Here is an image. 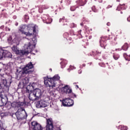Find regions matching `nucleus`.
I'll list each match as a JSON object with an SVG mask.
<instances>
[{"label": "nucleus", "instance_id": "0e129e2a", "mask_svg": "<svg viewBox=\"0 0 130 130\" xmlns=\"http://www.w3.org/2000/svg\"><path fill=\"white\" fill-rule=\"evenodd\" d=\"M117 38H115L114 39V40L115 41H116V40H117Z\"/></svg>", "mask_w": 130, "mask_h": 130}, {"label": "nucleus", "instance_id": "338daca9", "mask_svg": "<svg viewBox=\"0 0 130 130\" xmlns=\"http://www.w3.org/2000/svg\"><path fill=\"white\" fill-rule=\"evenodd\" d=\"M82 66L83 67H86V64H83Z\"/></svg>", "mask_w": 130, "mask_h": 130}, {"label": "nucleus", "instance_id": "37998d69", "mask_svg": "<svg viewBox=\"0 0 130 130\" xmlns=\"http://www.w3.org/2000/svg\"><path fill=\"white\" fill-rule=\"evenodd\" d=\"M120 130H127V126H121L120 128Z\"/></svg>", "mask_w": 130, "mask_h": 130}, {"label": "nucleus", "instance_id": "a878e982", "mask_svg": "<svg viewBox=\"0 0 130 130\" xmlns=\"http://www.w3.org/2000/svg\"><path fill=\"white\" fill-rule=\"evenodd\" d=\"M126 7L124 4L119 5L117 7L116 11H120V10H126Z\"/></svg>", "mask_w": 130, "mask_h": 130}, {"label": "nucleus", "instance_id": "4468645a", "mask_svg": "<svg viewBox=\"0 0 130 130\" xmlns=\"http://www.w3.org/2000/svg\"><path fill=\"white\" fill-rule=\"evenodd\" d=\"M81 32H82V30H80L77 32L75 33L74 32V30L70 31V34L73 36V38H75V39H77V38H82L83 36H82V35L81 34Z\"/></svg>", "mask_w": 130, "mask_h": 130}, {"label": "nucleus", "instance_id": "20e7f679", "mask_svg": "<svg viewBox=\"0 0 130 130\" xmlns=\"http://www.w3.org/2000/svg\"><path fill=\"white\" fill-rule=\"evenodd\" d=\"M34 64H35L32 63V62H29L22 71H19V70H17L16 73V75H17L19 78H23V77H26V75L32 74L33 71L30 70L34 68Z\"/></svg>", "mask_w": 130, "mask_h": 130}, {"label": "nucleus", "instance_id": "6e6d98bb", "mask_svg": "<svg viewBox=\"0 0 130 130\" xmlns=\"http://www.w3.org/2000/svg\"><path fill=\"white\" fill-rule=\"evenodd\" d=\"M127 20L128 21V22H130V17L127 18Z\"/></svg>", "mask_w": 130, "mask_h": 130}, {"label": "nucleus", "instance_id": "e433bc0d", "mask_svg": "<svg viewBox=\"0 0 130 130\" xmlns=\"http://www.w3.org/2000/svg\"><path fill=\"white\" fill-rule=\"evenodd\" d=\"M77 8H78V7H76V6H72L70 8V10L72 12H74V11H76V9H77Z\"/></svg>", "mask_w": 130, "mask_h": 130}, {"label": "nucleus", "instance_id": "6ab92c4d", "mask_svg": "<svg viewBox=\"0 0 130 130\" xmlns=\"http://www.w3.org/2000/svg\"><path fill=\"white\" fill-rule=\"evenodd\" d=\"M63 90L66 94H71V93H72L73 92V90H72L71 88H70L69 85H66L63 87Z\"/></svg>", "mask_w": 130, "mask_h": 130}, {"label": "nucleus", "instance_id": "bb28decb", "mask_svg": "<svg viewBox=\"0 0 130 130\" xmlns=\"http://www.w3.org/2000/svg\"><path fill=\"white\" fill-rule=\"evenodd\" d=\"M121 49L124 51H126L128 49V44L125 43L121 47Z\"/></svg>", "mask_w": 130, "mask_h": 130}, {"label": "nucleus", "instance_id": "f704fd0d", "mask_svg": "<svg viewBox=\"0 0 130 130\" xmlns=\"http://www.w3.org/2000/svg\"><path fill=\"white\" fill-rule=\"evenodd\" d=\"M24 19L25 22H28V20H29V16H28L27 14H25L24 16Z\"/></svg>", "mask_w": 130, "mask_h": 130}, {"label": "nucleus", "instance_id": "a211bd4d", "mask_svg": "<svg viewBox=\"0 0 130 130\" xmlns=\"http://www.w3.org/2000/svg\"><path fill=\"white\" fill-rule=\"evenodd\" d=\"M49 88H54L55 87V81L54 80L53 78H48Z\"/></svg>", "mask_w": 130, "mask_h": 130}, {"label": "nucleus", "instance_id": "f03ea898", "mask_svg": "<svg viewBox=\"0 0 130 130\" xmlns=\"http://www.w3.org/2000/svg\"><path fill=\"white\" fill-rule=\"evenodd\" d=\"M36 46V44H32V42H29L28 44L24 45V49L22 50H19L17 48V46L15 45L12 47V50L16 54H19V55H25V54H29V53L35 55V53L32 52V51Z\"/></svg>", "mask_w": 130, "mask_h": 130}, {"label": "nucleus", "instance_id": "09e8293b", "mask_svg": "<svg viewBox=\"0 0 130 130\" xmlns=\"http://www.w3.org/2000/svg\"><path fill=\"white\" fill-rule=\"evenodd\" d=\"M110 8H112V6L109 5L107 7L106 9H110Z\"/></svg>", "mask_w": 130, "mask_h": 130}, {"label": "nucleus", "instance_id": "864d4df0", "mask_svg": "<svg viewBox=\"0 0 130 130\" xmlns=\"http://www.w3.org/2000/svg\"><path fill=\"white\" fill-rule=\"evenodd\" d=\"M5 28V25H2L0 27V29H4Z\"/></svg>", "mask_w": 130, "mask_h": 130}, {"label": "nucleus", "instance_id": "7ed1b4c3", "mask_svg": "<svg viewBox=\"0 0 130 130\" xmlns=\"http://www.w3.org/2000/svg\"><path fill=\"white\" fill-rule=\"evenodd\" d=\"M6 75H1V83L0 84V106H4L5 103L3 102V93H4V87H9L12 83V80L8 82L6 78Z\"/></svg>", "mask_w": 130, "mask_h": 130}, {"label": "nucleus", "instance_id": "5701e85b", "mask_svg": "<svg viewBox=\"0 0 130 130\" xmlns=\"http://www.w3.org/2000/svg\"><path fill=\"white\" fill-rule=\"evenodd\" d=\"M29 82H30V77L29 76L25 77L24 80H22V83L25 86L29 84Z\"/></svg>", "mask_w": 130, "mask_h": 130}, {"label": "nucleus", "instance_id": "6e6552de", "mask_svg": "<svg viewBox=\"0 0 130 130\" xmlns=\"http://www.w3.org/2000/svg\"><path fill=\"white\" fill-rule=\"evenodd\" d=\"M26 105V103L23 102L16 101L13 102L11 104V107L13 108H24V106Z\"/></svg>", "mask_w": 130, "mask_h": 130}, {"label": "nucleus", "instance_id": "ea45409f", "mask_svg": "<svg viewBox=\"0 0 130 130\" xmlns=\"http://www.w3.org/2000/svg\"><path fill=\"white\" fill-rule=\"evenodd\" d=\"M5 71H11V68L9 66H6L4 67Z\"/></svg>", "mask_w": 130, "mask_h": 130}, {"label": "nucleus", "instance_id": "aec40b11", "mask_svg": "<svg viewBox=\"0 0 130 130\" xmlns=\"http://www.w3.org/2000/svg\"><path fill=\"white\" fill-rule=\"evenodd\" d=\"M49 8V6L47 5H42L39 8V13H42L43 12V10H46Z\"/></svg>", "mask_w": 130, "mask_h": 130}, {"label": "nucleus", "instance_id": "de8ad7c7", "mask_svg": "<svg viewBox=\"0 0 130 130\" xmlns=\"http://www.w3.org/2000/svg\"><path fill=\"white\" fill-rule=\"evenodd\" d=\"M72 95L74 96V98H77V95H76V94L72 93Z\"/></svg>", "mask_w": 130, "mask_h": 130}, {"label": "nucleus", "instance_id": "b1692460", "mask_svg": "<svg viewBox=\"0 0 130 130\" xmlns=\"http://www.w3.org/2000/svg\"><path fill=\"white\" fill-rule=\"evenodd\" d=\"M60 64L61 66V69H64V68H66V66L68 64V61L66 59H63L61 62H60Z\"/></svg>", "mask_w": 130, "mask_h": 130}, {"label": "nucleus", "instance_id": "052dcab7", "mask_svg": "<svg viewBox=\"0 0 130 130\" xmlns=\"http://www.w3.org/2000/svg\"><path fill=\"white\" fill-rule=\"evenodd\" d=\"M51 96H53V97H55V94H54V93H52V94H51Z\"/></svg>", "mask_w": 130, "mask_h": 130}, {"label": "nucleus", "instance_id": "2f4dec72", "mask_svg": "<svg viewBox=\"0 0 130 130\" xmlns=\"http://www.w3.org/2000/svg\"><path fill=\"white\" fill-rule=\"evenodd\" d=\"M119 54H116V53H114L113 55V57L114 59H115V60H117L119 58Z\"/></svg>", "mask_w": 130, "mask_h": 130}, {"label": "nucleus", "instance_id": "a19ab883", "mask_svg": "<svg viewBox=\"0 0 130 130\" xmlns=\"http://www.w3.org/2000/svg\"><path fill=\"white\" fill-rule=\"evenodd\" d=\"M92 10L94 12V13H97L98 12V10L96 9V8L95 6H93L92 8Z\"/></svg>", "mask_w": 130, "mask_h": 130}, {"label": "nucleus", "instance_id": "69168bd1", "mask_svg": "<svg viewBox=\"0 0 130 130\" xmlns=\"http://www.w3.org/2000/svg\"><path fill=\"white\" fill-rule=\"evenodd\" d=\"M91 38H92V36H90L89 37V39H91Z\"/></svg>", "mask_w": 130, "mask_h": 130}, {"label": "nucleus", "instance_id": "412c9836", "mask_svg": "<svg viewBox=\"0 0 130 130\" xmlns=\"http://www.w3.org/2000/svg\"><path fill=\"white\" fill-rule=\"evenodd\" d=\"M77 5H79L80 7H82L83 6H85L87 3V0H78L76 1Z\"/></svg>", "mask_w": 130, "mask_h": 130}, {"label": "nucleus", "instance_id": "774afa93", "mask_svg": "<svg viewBox=\"0 0 130 130\" xmlns=\"http://www.w3.org/2000/svg\"><path fill=\"white\" fill-rule=\"evenodd\" d=\"M2 16H3V14H0V18H2Z\"/></svg>", "mask_w": 130, "mask_h": 130}, {"label": "nucleus", "instance_id": "c756f323", "mask_svg": "<svg viewBox=\"0 0 130 130\" xmlns=\"http://www.w3.org/2000/svg\"><path fill=\"white\" fill-rule=\"evenodd\" d=\"M99 66H100V67H102V68H105V67H106V65H107L108 67H109V64L108 63V62H107L106 64L104 63V62H100L99 63Z\"/></svg>", "mask_w": 130, "mask_h": 130}, {"label": "nucleus", "instance_id": "7c9ffc66", "mask_svg": "<svg viewBox=\"0 0 130 130\" xmlns=\"http://www.w3.org/2000/svg\"><path fill=\"white\" fill-rule=\"evenodd\" d=\"M52 78L55 82H56V81H59V79H60V77L59 76H58V75H55Z\"/></svg>", "mask_w": 130, "mask_h": 130}, {"label": "nucleus", "instance_id": "79ce46f5", "mask_svg": "<svg viewBox=\"0 0 130 130\" xmlns=\"http://www.w3.org/2000/svg\"><path fill=\"white\" fill-rule=\"evenodd\" d=\"M44 84L47 87H49V80L44 81Z\"/></svg>", "mask_w": 130, "mask_h": 130}, {"label": "nucleus", "instance_id": "9d476101", "mask_svg": "<svg viewBox=\"0 0 130 130\" xmlns=\"http://www.w3.org/2000/svg\"><path fill=\"white\" fill-rule=\"evenodd\" d=\"M46 130H53V128H54L52 118H50L49 119H46Z\"/></svg>", "mask_w": 130, "mask_h": 130}, {"label": "nucleus", "instance_id": "0eeeda50", "mask_svg": "<svg viewBox=\"0 0 130 130\" xmlns=\"http://www.w3.org/2000/svg\"><path fill=\"white\" fill-rule=\"evenodd\" d=\"M62 105L64 107H72L74 106V100L71 98H65L62 100Z\"/></svg>", "mask_w": 130, "mask_h": 130}, {"label": "nucleus", "instance_id": "13d9d810", "mask_svg": "<svg viewBox=\"0 0 130 130\" xmlns=\"http://www.w3.org/2000/svg\"><path fill=\"white\" fill-rule=\"evenodd\" d=\"M15 26H18V25H19V23L18 22H16L15 24Z\"/></svg>", "mask_w": 130, "mask_h": 130}, {"label": "nucleus", "instance_id": "473e14b6", "mask_svg": "<svg viewBox=\"0 0 130 130\" xmlns=\"http://www.w3.org/2000/svg\"><path fill=\"white\" fill-rule=\"evenodd\" d=\"M59 23L61 22H63V23H64V22H66V23L63 24V26H64V25H68V23H67V20L64 19L63 17L62 18H60L59 20Z\"/></svg>", "mask_w": 130, "mask_h": 130}, {"label": "nucleus", "instance_id": "ddd939ff", "mask_svg": "<svg viewBox=\"0 0 130 130\" xmlns=\"http://www.w3.org/2000/svg\"><path fill=\"white\" fill-rule=\"evenodd\" d=\"M31 125L33 127L34 130H43V127L41 126V124L37 122V121H32L31 122Z\"/></svg>", "mask_w": 130, "mask_h": 130}, {"label": "nucleus", "instance_id": "49530a36", "mask_svg": "<svg viewBox=\"0 0 130 130\" xmlns=\"http://www.w3.org/2000/svg\"><path fill=\"white\" fill-rule=\"evenodd\" d=\"M48 79H50V78L44 77V82H45V81H48Z\"/></svg>", "mask_w": 130, "mask_h": 130}, {"label": "nucleus", "instance_id": "5fc2aeb1", "mask_svg": "<svg viewBox=\"0 0 130 130\" xmlns=\"http://www.w3.org/2000/svg\"><path fill=\"white\" fill-rule=\"evenodd\" d=\"M82 73V70H79L78 71V74H81Z\"/></svg>", "mask_w": 130, "mask_h": 130}, {"label": "nucleus", "instance_id": "c9c22d12", "mask_svg": "<svg viewBox=\"0 0 130 130\" xmlns=\"http://www.w3.org/2000/svg\"><path fill=\"white\" fill-rule=\"evenodd\" d=\"M73 70H76V67L70 66V68L68 69V72H71V71H73Z\"/></svg>", "mask_w": 130, "mask_h": 130}, {"label": "nucleus", "instance_id": "72a5a7b5", "mask_svg": "<svg viewBox=\"0 0 130 130\" xmlns=\"http://www.w3.org/2000/svg\"><path fill=\"white\" fill-rule=\"evenodd\" d=\"M0 60H4V55L3 54V49H0Z\"/></svg>", "mask_w": 130, "mask_h": 130}, {"label": "nucleus", "instance_id": "f3484780", "mask_svg": "<svg viewBox=\"0 0 130 130\" xmlns=\"http://www.w3.org/2000/svg\"><path fill=\"white\" fill-rule=\"evenodd\" d=\"M100 44L101 47H103L104 49H105V47L106 46V37H102L100 41Z\"/></svg>", "mask_w": 130, "mask_h": 130}, {"label": "nucleus", "instance_id": "9b49d317", "mask_svg": "<svg viewBox=\"0 0 130 130\" xmlns=\"http://www.w3.org/2000/svg\"><path fill=\"white\" fill-rule=\"evenodd\" d=\"M33 95L35 97L34 100H39V98L41 97V95H42V93L41 92V90L39 88H36L33 90L32 93Z\"/></svg>", "mask_w": 130, "mask_h": 130}, {"label": "nucleus", "instance_id": "680f3d73", "mask_svg": "<svg viewBox=\"0 0 130 130\" xmlns=\"http://www.w3.org/2000/svg\"><path fill=\"white\" fill-rule=\"evenodd\" d=\"M99 3H102L103 0H99Z\"/></svg>", "mask_w": 130, "mask_h": 130}, {"label": "nucleus", "instance_id": "603ef678", "mask_svg": "<svg viewBox=\"0 0 130 130\" xmlns=\"http://www.w3.org/2000/svg\"><path fill=\"white\" fill-rule=\"evenodd\" d=\"M72 17H76V18H77V17H78V14H74L72 16Z\"/></svg>", "mask_w": 130, "mask_h": 130}, {"label": "nucleus", "instance_id": "2eb2a0df", "mask_svg": "<svg viewBox=\"0 0 130 130\" xmlns=\"http://www.w3.org/2000/svg\"><path fill=\"white\" fill-rule=\"evenodd\" d=\"M34 86H35L34 83H29V84L26 86V89L27 93H30V94L33 93V91L36 89Z\"/></svg>", "mask_w": 130, "mask_h": 130}, {"label": "nucleus", "instance_id": "cd10ccee", "mask_svg": "<svg viewBox=\"0 0 130 130\" xmlns=\"http://www.w3.org/2000/svg\"><path fill=\"white\" fill-rule=\"evenodd\" d=\"M123 57L125 58V60L130 61V54L128 55L127 53H124L123 54Z\"/></svg>", "mask_w": 130, "mask_h": 130}, {"label": "nucleus", "instance_id": "dca6fc26", "mask_svg": "<svg viewBox=\"0 0 130 130\" xmlns=\"http://www.w3.org/2000/svg\"><path fill=\"white\" fill-rule=\"evenodd\" d=\"M3 59L4 58H12V53L7 50H3Z\"/></svg>", "mask_w": 130, "mask_h": 130}, {"label": "nucleus", "instance_id": "423d86ee", "mask_svg": "<svg viewBox=\"0 0 130 130\" xmlns=\"http://www.w3.org/2000/svg\"><path fill=\"white\" fill-rule=\"evenodd\" d=\"M7 41L9 44H15L16 45L20 44V40L16 36H9L7 39Z\"/></svg>", "mask_w": 130, "mask_h": 130}, {"label": "nucleus", "instance_id": "3c124183", "mask_svg": "<svg viewBox=\"0 0 130 130\" xmlns=\"http://www.w3.org/2000/svg\"><path fill=\"white\" fill-rule=\"evenodd\" d=\"M70 98H75V97H74V95H73V93H72V94L71 95H70Z\"/></svg>", "mask_w": 130, "mask_h": 130}, {"label": "nucleus", "instance_id": "1a4fd4ad", "mask_svg": "<svg viewBox=\"0 0 130 130\" xmlns=\"http://www.w3.org/2000/svg\"><path fill=\"white\" fill-rule=\"evenodd\" d=\"M36 106L37 108H45L48 106V103L44 101V100H41L35 103Z\"/></svg>", "mask_w": 130, "mask_h": 130}, {"label": "nucleus", "instance_id": "8fccbe9b", "mask_svg": "<svg viewBox=\"0 0 130 130\" xmlns=\"http://www.w3.org/2000/svg\"><path fill=\"white\" fill-rule=\"evenodd\" d=\"M13 19H14V20H16V19H17V16L14 15L13 16Z\"/></svg>", "mask_w": 130, "mask_h": 130}, {"label": "nucleus", "instance_id": "c03bdc74", "mask_svg": "<svg viewBox=\"0 0 130 130\" xmlns=\"http://www.w3.org/2000/svg\"><path fill=\"white\" fill-rule=\"evenodd\" d=\"M71 1L66 0V4H67V6L71 5Z\"/></svg>", "mask_w": 130, "mask_h": 130}, {"label": "nucleus", "instance_id": "58836bf2", "mask_svg": "<svg viewBox=\"0 0 130 130\" xmlns=\"http://www.w3.org/2000/svg\"><path fill=\"white\" fill-rule=\"evenodd\" d=\"M77 27V24L74 23H72L70 24V28H76Z\"/></svg>", "mask_w": 130, "mask_h": 130}, {"label": "nucleus", "instance_id": "393cba45", "mask_svg": "<svg viewBox=\"0 0 130 130\" xmlns=\"http://www.w3.org/2000/svg\"><path fill=\"white\" fill-rule=\"evenodd\" d=\"M89 23V19L86 18L85 17H83L82 19V22L80 23L81 26H84L85 24H87Z\"/></svg>", "mask_w": 130, "mask_h": 130}, {"label": "nucleus", "instance_id": "e2e57ef3", "mask_svg": "<svg viewBox=\"0 0 130 130\" xmlns=\"http://www.w3.org/2000/svg\"><path fill=\"white\" fill-rule=\"evenodd\" d=\"M69 40L70 41H72V38H69Z\"/></svg>", "mask_w": 130, "mask_h": 130}, {"label": "nucleus", "instance_id": "f8f14e48", "mask_svg": "<svg viewBox=\"0 0 130 130\" xmlns=\"http://www.w3.org/2000/svg\"><path fill=\"white\" fill-rule=\"evenodd\" d=\"M42 19L43 22L44 23H46V24H50L51 22H52V19L49 17V16L47 14H44L42 16Z\"/></svg>", "mask_w": 130, "mask_h": 130}, {"label": "nucleus", "instance_id": "4be33fe9", "mask_svg": "<svg viewBox=\"0 0 130 130\" xmlns=\"http://www.w3.org/2000/svg\"><path fill=\"white\" fill-rule=\"evenodd\" d=\"M100 54H101V52H99L98 51L92 52V55L95 59H98V57L100 56Z\"/></svg>", "mask_w": 130, "mask_h": 130}, {"label": "nucleus", "instance_id": "f257e3e1", "mask_svg": "<svg viewBox=\"0 0 130 130\" xmlns=\"http://www.w3.org/2000/svg\"><path fill=\"white\" fill-rule=\"evenodd\" d=\"M19 32H21L22 34H24L27 37V39L31 40L30 42L31 44H37V36H38V32L36 31V27L35 25L33 23L26 24H21L19 26Z\"/></svg>", "mask_w": 130, "mask_h": 130}, {"label": "nucleus", "instance_id": "a18cd8bd", "mask_svg": "<svg viewBox=\"0 0 130 130\" xmlns=\"http://www.w3.org/2000/svg\"><path fill=\"white\" fill-rule=\"evenodd\" d=\"M63 37H69V33H68V32L64 33Z\"/></svg>", "mask_w": 130, "mask_h": 130}, {"label": "nucleus", "instance_id": "39448f33", "mask_svg": "<svg viewBox=\"0 0 130 130\" xmlns=\"http://www.w3.org/2000/svg\"><path fill=\"white\" fill-rule=\"evenodd\" d=\"M15 114L18 120H23V119H26L28 116L25 108H19Z\"/></svg>", "mask_w": 130, "mask_h": 130}, {"label": "nucleus", "instance_id": "bf43d9fd", "mask_svg": "<svg viewBox=\"0 0 130 130\" xmlns=\"http://www.w3.org/2000/svg\"><path fill=\"white\" fill-rule=\"evenodd\" d=\"M107 25L108 26H110V22H107Z\"/></svg>", "mask_w": 130, "mask_h": 130}, {"label": "nucleus", "instance_id": "4c0bfd02", "mask_svg": "<svg viewBox=\"0 0 130 130\" xmlns=\"http://www.w3.org/2000/svg\"><path fill=\"white\" fill-rule=\"evenodd\" d=\"M6 32H2L1 34H0V38L1 39H3V38L6 35Z\"/></svg>", "mask_w": 130, "mask_h": 130}, {"label": "nucleus", "instance_id": "4d7b16f0", "mask_svg": "<svg viewBox=\"0 0 130 130\" xmlns=\"http://www.w3.org/2000/svg\"><path fill=\"white\" fill-rule=\"evenodd\" d=\"M38 2H40L41 3H42L43 2V0H36Z\"/></svg>", "mask_w": 130, "mask_h": 130}, {"label": "nucleus", "instance_id": "c85d7f7f", "mask_svg": "<svg viewBox=\"0 0 130 130\" xmlns=\"http://www.w3.org/2000/svg\"><path fill=\"white\" fill-rule=\"evenodd\" d=\"M26 86L25 85H24L23 83L19 82L18 85V89H24V87Z\"/></svg>", "mask_w": 130, "mask_h": 130}]
</instances>
